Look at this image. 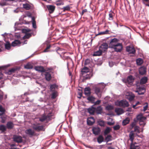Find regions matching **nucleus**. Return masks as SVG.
<instances>
[{"label": "nucleus", "instance_id": "obj_1", "mask_svg": "<svg viewBox=\"0 0 149 149\" xmlns=\"http://www.w3.org/2000/svg\"><path fill=\"white\" fill-rule=\"evenodd\" d=\"M116 105L123 107H127L129 106V104L125 100H122L120 101L117 100L115 102Z\"/></svg>", "mask_w": 149, "mask_h": 149}, {"label": "nucleus", "instance_id": "obj_2", "mask_svg": "<svg viewBox=\"0 0 149 149\" xmlns=\"http://www.w3.org/2000/svg\"><path fill=\"white\" fill-rule=\"evenodd\" d=\"M32 128L37 131H40L43 130V126H39L38 124H33L32 125Z\"/></svg>", "mask_w": 149, "mask_h": 149}, {"label": "nucleus", "instance_id": "obj_3", "mask_svg": "<svg viewBox=\"0 0 149 149\" xmlns=\"http://www.w3.org/2000/svg\"><path fill=\"white\" fill-rule=\"evenodd\" d=\"M118 40L116 38L113 39L110 43L109 47L113 48L115 46L118 45L120 43L118 42Z\"/></svg>", "mask_w": 149, "mask_h": 149}, {"label": "nucleus", "instance_id": "obj_4", "mask_svg": "<svg viewBox=\"0 0 149 149\" xmlns=\"http://www.w3.org/2000/svg\"><path fill=\"white\" fill-rule=\"evenodd\" d=\"M134 81L133 77L132 76H130L128 77L127 79H123V81L127 84H132Z\"/></svg>", "mask_w": 149, "mask_h": 149}, {"label": "nucleus", "instance_id": "obj_5", "mask_svg": "<svg viewBox=\"0 0 149 149\" xmlns=\"http://www.w3.org/2000/svg\"><path fill=\"white\" fill-rule=\"evenodd\" d=\"M108 48V45L106 43H103L100 47L99 49L100 51L103 52L106 51Z\"/></svg>", "mask_w": 149, "mask_h": 149}, {"label": "nucleus", "instance_id": "obj_6", "mask_svg": "<svg viewBox=\"0 0 149 149\" xmlns=\"http://www.w3.org/2000/svg\"><path fill=\"white\" fill-rule=\"evenodd\" d=\"M139 73L141 75H144L146 72V68L144 66L141 67L139 69Z\"/></svg>", "mask_w": 149, "mask_h": 149}, {"label": "nucleus", "instance_id": "obj_7", "mask_svg": "<svg viewBox=\"0 0 149 149\" xmlns=\"http://www.w3.org/2000/svg\"><path fill=\"white\" fill-rule=\"evenodd\" d=\"M31 31V30L29 29H23L22 30V32L23 33L25 34V35L23 37H30L32 36V33H29Z\"/></svg>", "mask_w": 149, "mask_h": 149}, {"label": "nucleus", "instance_id": "obj_8", "mask_svg": "<svg viewBox=\"0 0 149 149\" xmlns=\"http://www.w3.org/2000/svg\"><path fill=\"white\" fill-rule=\"evenodd\" d=\"M134 96L131 93L127 92L125 94L126 98L128 99L129 101H132L134 98Z\"/></svg>", "mask_w": 149, "mask_h": 149}, {"label": "nucleus", "instance_id": "obj_9", "mask_svg": "<svg viewBox=\"0 0 149 149\" xmlns=\"http://www.w3.org/2000/svg\"><path fill=\"white\" fill-rule=\"evenodd\" d=\"M126 50L127 52L131 54H134L136 51L133 46H127L126 47Z\"/></svg>", "mask_w": 149, "mask_h": 149}, {"label": "nucleus", "instance_id": "obj_10", "mask_svg": "<svg viewBox=\"0 0 149 149\" xmlns=\"http://www.w3.org/2000/svg\"><path fill=\"white\" fill-rule=\"evenodd\" d=\"M113 48L117 52H120L122 49L123 46L122 44L120 43L116 46H115Z\"/></svg>", "mask_w": 149, "mask_h": 149}, {"label": "nucleus", "instance_id": "obj_11", "mask_svg": "<svg viewBox=\"0 0 149 149\" xmlns=\"http://www.w3.org/2000/svg\"><path fill=\"white\" fill-rule=\"evenodd\" d=\"M13 139L14 141L17 143H21L22 141V137L21 136L14 135Z\"/></svg>", "mask_w": 149, "mask_h": 149}, {"label": "nucleus", "instance_id": "obj_12", "mask_svg": "<svg viewBox=\"0 0 149 149\" xmlns=\"http://www.w3.org/2000/svg\"><path fill=\"white\" fill-rule=\"evenodd\" d=\"M92 131L94 134L97 135L100 133L101 130L99 127H94L93 128Z\"/></svg>", "mask_w": 149, "mask_h": 149}, {"label": "nucleus", "instance_id": "obj_13", "mask_svg": "<svg viewBox=\"0 0 149 149\" xmlns=\"http://www.w3.org/2000/svg\"><path fill=\"white\" fill-rule=\"evenodd\" d=\"M93 76L92 72H90L86 74L85 75H83L84 79H89Z\"/></svg>", "mask_w": 149, "mask_h": 149}, {"label": "nucleus", "instance_id": "obj_14", "mask_svg": "<svg viewBox=\"0 0 149 149\" xmlns=\"http://www.w3.org/2000/svg\"><path fill=\"white\" fill-rule=\"evenodd\" d=\"M95 91L99 97L100 98L101 97L102 91L100 88L98 87L95 88Z\"/></svg>", "mask_w": 149, "mask_h": 149}, {"label": "nucleus", "instance_id": "obj_15", "mask_svg": "<svg viewBox=\"0 0 149 149\" xmlns=\"http://www.w3.org/2000/svg\"><path fill=\"white\" fill-rule=\"evenodd\" d=\"M47 8L49 12L50 13H52L54 11L55 7L54 6L49 5L47 6Z\"/></svg>", "mask_w": 149, "mask_h": 149}, {"label": "nucleus", "instance_id": "obj_16", "mask_svg": "<svg viewBox=\"0 0 149 149\" xmlns=\"http://www.w3.org/2000/svg\"><path fill=\"white\" fill-rule=\"evenodd\" d=\"M90 72L89 69L88 68L86 67H84L81 69V73L83 75H84Z\"/></svg>", "mask_w": 149, "mask_h": 149}, {"label": "nucleus", "instance_id": "obj_17", "mask_svg": "<svg viewBox=\"0 0 149 149\" xmlns=\"http://www.w3.org/2000/svg\"><path fill=\"white\" fill-rule=\"evenodd\" d=\"M95 120L93 118L91 117L88 118L87 120V124L89 125H92L95 122Z\"/></svg>", "mask_w": 149, "mask_h": 149}, {"label": "nucleus", "instance_id": "obj_18", "mask_svg": "<svg viewBox=\"0 0 149 149\" xmlns=\"http://www.w3.org/2000/svg\"><path fill=\"white\" fill-rule=\"evenodd\" d=\"M84 93L85 95L88 96L91 94V89L89 87H86L84 89Z\"/></svg>", "mask_w": 149, "mask_h": 149}, {"label": "nucleus", "instance_id": "obj_19", "mask_svg": "<svg viewBox=\"0 0 149 149\" xmlns=\"http://www.w3.org/2000/svg\"><path fill=\"white\" fill-rule=\"evenodd\" d=\"M25 133L29 135L32 136L34 134V132L31 129H29L26 130Z\"/></svg>", "mask_w": 149, "mask_h": 149}, {"label": "nucleus", "instance_id": "obj_20", "mask_svg": "<svg viewBox=\"0 0 149 149\" xmlns=\"http://www.w3.org/2000/svg\"><path fill=\"white\" fill-rule=\"evenodd\" d=\"M34 69L36 70L39 72H44L45 70L43 67L41 66H36Z\"/></svg>", "mask_w": 149, "mask_h": 149}, {"label": "nucleus", "instance_id": "obj_21", "mask_svg": "<svg viewBox=\"0 0 149 149\" xmlns=\"http://www.w3.org/2000/svg\"><path fill=\"white\" fill-rule=\"evenodd\" d=\"M115 111L118 115H120L124 112L123 110L119 108H117L115 109Z\"/></svg>", "mask_w": 149, "mask_h": 149}, {"label": "nucleus", "instance_id": "obj_22", "mask_svg": "<svg viewBox=\"0 0 149 149\" xmlns=\"http://www.w3.org/2000/svg\"><path fill=\"white\" fill-rule=\"evenodd\" d=\"M136 143H131L130 145V149H139V147L136 145Z\"/></svg>", "mask_w": 149, "mask_h": 149}, {"label": "nucleus", "instance_id": "obj_23", "mask_svg": "<svg viewBox=\"0 0 149 149\" xmlns=\"http://www.w3.org/2000/svg\"><path fill=\"white\" fill-rule=\"evenodd\" d=\"M97 141L99 143H101L104 141V138L102 135H99L97 138Z\"/></svg>", "mask_w": 149, "mask_h": 149}, {"label": "nucleus", "instance_id": "obj_24", "mask_svg": "<svg viewBox=\"0 0 149 149\" xmlns=\"http://www.w3.org/2000/svg\"><path fill=\"white\" fill-rule=\"evenodd\" d=\"M21 43V42L19 40H15L12 42V46L14 47L17 46H19Z\"/></svg>", "mask_w": 149, "mask_h": 149}, {"label": "nucleus", "instance_id": "obj_25", "mask_svg": "<svg viewBox=\"0 0 149 149\" xmlns=\"http://www.w3.org/2000/svg\"><path fill=\"white\" fill-rule=\"evenodd\" d=\"M97 114H101L102 112V108L101 106L97 107L95 110Z\"/></svg>", "mask_w": 149, "mask_h": 149}, {"label": "nucleus", "instance_id": "obj_26", "mask_svg": "<svg viewBox=\"0 0 149 149\" xmlns=\"http://www.w3.org/2000/svg\"><path fill=\"white\" fill-rule=\"evenodd\" d=\"M24 68L27 69H32L33 67L32 64L30 63H28L24 66Z\"/></svg>", "mask_w": 149, "mask_h": 149}, {"label": "nucleus", "instance_id": "obj_27", "mask_svg": "<svg viewBox=\"0 0 149 149\" xmlns=\"http://www.w3.org/2000/svg\"><path fill=\"white\" fill-rule=\"evenodd\" d=\"M112 140V136L111 135H108L105 138V140L107 143L108 142Z\"/></svg>", "mask_w": 149, "mask_h": 149}, {"label": "nucleus", "instance_id": "obj_28", "mask_svg": "<svg viewBox=\"0 0 149 149\" xmlns=\"http://www.w3.org/2000/svg\"><path fill=\"white\" fill-rule=\"evenodd\" d=\"M32 21L33 27L35 29L36 28V22L35 21V18L34 17H32Z\"/></svg>", "mask_w": 149, "mask_h": 149}, {"label": "nucleus", "instance_id": "obj_29", "mask_svg": "<svg viewBox=\"0 0 149 149\" xmlns=\"http://www.w3.org/2000/svg\"><path fill=\"white\" fill-rule=\"evenodd\" d=\"M136 62L138 65H140L143 63V61L142 58H139L136 59Z\"/></svg>", "mask_w": 149, "mask_h": 149}, {"label": "nucleus", "instance_id": "obj_30", "mask_svg": "<svg viewBox=\"0 0 149 149\" xmlns=\"http://www.w3.org/2000/svg\"><path fill=\"white\" fill-rule=\"evenodd\" d=\"M49 118V116H43L41 117L40 118L39 120L41 122H43L47 119L48 118Z\"/></svg>", "mask_w": 149, "mask_h": 149}, {"label": "nucleus", "instance_id": "obj_31", "mask_svg": "<svg viewBox=\"0 0 149 149\" xmlns=\"http://www.w3.org/2000/svg\"><path fill=\"white\" fill-rule=\"evenodd\" d=\"M134 131L138 133H139L140 132H142L143 130V128L140 130L139 127L137 126H135L134 128Z\"/></svg>", "mask_w": 149, "mask_h": 149}, {"label": "nucleus", "instance_id": "obj_32", "mask_svg": "<svg viewBox=\"0 0 149 149\" xmlns=\"http://www.w3.org/2000/svg\"><path fill=\"white\" fill-rule=\"evenodd\" d=\"M115 14L112 11H111L109 14V19L112 20L113 19V16H114Z\"/></svg>", "mask_w": 149, "mask_h": 149}, {"label": "nucleus", "instance_id": "obj_33", "mask_svg": "<svg viewBox=\"0 0 149 149\" xmlns=\"http://www.w3.org/2000/svg\"><path fill=\"white\" fill-rule=\"evenodd\" d=\"M148 80V78L147 77H143L141 79L140 83L142 84H144L146 83Z\"/></svg>", "mask_w": 149, "mask_h": 149}, {"label": "nucleus", "instance_id": "obj_34", "mask_svg": "<svg viewBox=\"0 0 149 149\" xmlns=\"http://www.w3.org/2000/svg\"><path fill=\"white\" fill-rule=\"evenodd\" d=\"M111 130V129L109 127H107L104 132V135H106L109 133Z\"/></svg>", "mask_w": 149, "mask_h": 149}, {"label": "nucleus", "instance_id": "obj_35", "mask_svg": "<svg viewBox=\"0 0 149 149\" xmlns=\"http://www.w3.org/2000/svg\"><path fill=\"white\" fill-rule=\"evenodd\" d=\"M13 123L9 122L7 124V127L8 129H12L13 127Z\"/></svg>", "mask_w": 149, "mask_h": 149}, {"label": "nucleus", "instance_id": "obj_36", "mask_svg": "<svg viewBox=\"0 0 149 149\" xmlns=\"http://www.w3.org/2000/svg\"><path fill=\"white\" fill-rule=\"evenodd\" d=\"M102 53H103V52L101 50L100 51V49H99V50L95 52L93 55L94 56H100L101 55Z\"/></svg>", "mask_w": 149, "mask_h": 149}, {"label": "nucleus", "instance_id": "obj_37", "mask_svg": "<svg viewBox=\"0 0 149 149\" xmlns=\"http://www.w3.org/2000/svg\"><path fill=\"white\" fill-rule=\"evenodd\" d=\"M129 137L131 143H133L134 139V134L133 132H131L130 133Z\"/></svg>", "mask_w": 149, "mask_h": 149}, {"label": "nucleus", "instance_id": "obj_38", "mask_svg": "<svg viewBox=\"0 0 149 149\" xmlns=\"http://www.w3.org/2000/svg\"><path fill=\"white\" fill-rule=\"evenodd\" d=\"M137 119L138 120L140 121L143 120H145L146 119V117L142 116L141 115H139L137 116Z\"/></svg>", "mask_w": 149, "mask_h": 149}, {"label": "nucleus", "instance_id": "obj_39", "mask_svg": "<svg viewBox=\"0 0 149 149\" xmlns=\"http://www.w3.org/2000/svg\"><path fill=\"white\" fill-rule=\"evenodd\" d=\"M45 78L46 79L47 81L50 80L51 78V74L48 72L46 73L45 75Z\"/></svg>", "mask_w": 149, "mask_h": 149}, {"label": "nucleus", "instance_id": "obj_40", "mask_svg": "<svg viewBox=\"0 0 149 149\" xmlns=\"http://www.w3.org/2000/svg\"><path fill=\"white\" fill-rule=\"evenodd\" d=\"M130 121V119L129 118H127L125 120H124L122 123L123 125H125L128 124Z\"/></svg>", "mask_w": 149, "mask_h": 149}, {"label": "nucleus", "instance_id": "obj_41", "mask_svg": "<svg viewBox=\"0 0 149 149\" xmlns=\"http://www.w3.org/2000/svg\"><path fill=\"white\" fill-rule=\"evenodd\" d=\"M5 47L6 49L9 50L11 47V45L10 43L8 42H6L5 45Z\"/></svg>", "mask_w": 149, "mask_h": 149}, {"label": "nucleus", "instance_id": "obj_42", "mask_svg": "<svg viewBox=\"0 0 149 149\" xmlns=\"http://www.w3.org/2000/svg\"><path fill=\"white\" fill-rule=\"evenodd\" d=\"M98 124L101 126L104 127V126L105 122L102 120H99L98 121Z\"/></svg>", "mask_w": 149, "mask_h": 149}, {"label": "nucleus", "instance_id": "obj_43", "mask_svg": "<svg viewBox=\"0 0 149 149\" xmlns=\"http://www.w3.org/2000/svg\"><path fill=\"white\" fill-rule=\"evenodd\" d=\"M109 30H106L105 31L99 33L96 36H97V35L107 34L109 33Z\"/></svg>", "mask_w": 149, "mask_h": 149}, {"label": "nucleus", "instance_id": "obj_44", "mask_svg": "<svg viewBox=\"0 0 149 149\" xmlns=\"http://www.w3.org/2000/svg\"><path fill=\"white\" fill-rule=\"evenodd\" d=\"M5 110L2 107L0 106V116H1L4 114Z\"/></svg>", "mask_w": 149, "mask_h": 149}, {"label": "nucleus", "instance_id": "obj_45", "mask_svg": "<svg viewBox=\"0 0 149 149\" xmlns=\"http://www.w3.org/2000/svg\"><path fill=\"white\" fill-rule=\"evenodd\" d=\"M95 110L93 108H89L88 109V111L91 114H93L94 113Z\"/></svg>", "mask_w": 149, "mask_h": 149}, {"label": "nucleus", "instance_id": "obj_46", "mask_svg": "<svg viewBox=\"0 0 149 149\" xmlns=\"http://www.w3.org/2000/svg\"><path fill=\"white\" fill-rule=\"evenodd\" d=\"M6 130V127L3 125H0V130L2 132H4Z\"/></svg>", "mask_w": 149, "mask_h": 149}, {"label": "nucleus", "instance_id": "obj_47", "mask_svg": "<svg viewBox=\"0 0 149 149\" xmlns=\"http://www.w3.org/2000/svg\"><path fill=\"white\" fill-rule=\"evenodd\" d=\"M23 6V7L26 10H28L30 8V6L28 4H24Z\"/></svg>", "mask_w": 149, "mask_h": 149}, {"label": "nucleus", "instance_id": "obj_48", "mask_svg": "<svg viewBox=\"0 0 149 149\" xmlns=\"http://www.w3.org/2000/svg\"><path fill=\"white\" fill-rule=\"evenodd\" d=\"M7 116H4L1 117V118L2 119L1 122L3 123H5L6 120V119Z\"/></svg>", "mask_w": 149, "mask_h": 149}, {"label": "nucleus", "instance_id": "obj_49", "mask_svg": "<svg viewBox=\"0 0 149 149\" xmlns=\"http://www.w3.org/2000/svg\"><path fill=\"white\" fill-rule=\"evenodd\" d=\"M106 109L107 110L110 111L113 109V107L111 105H108L106 107Z\"/></svg>", "mask_w": 149, "mask_h": 149}, {"label": "nucleus", "instance_id": "obj_50", "mask_svg": "<svg viewBox=\"0 0 149 149\" xmlns=\"http://www.w3.org/2000/svg\"><path fill=\"white\" fill-rule=\"evenodd\" d=\"M11 34L9 33H5L3 34H2L1 35V36L4 37H7L8 36L10 37H11Z\"/></svg>", "mask_w": 149, "mask_h": 149}, {"label": "nucleus", "instance_id": "obj_51", "mask_svg": "<svg viewBox=\"0 0 149 149\" xmlns=\"http://www.w3.org/2000/svg\"><path fill=\"white\" fill-rule=\"evenodd\" d=\"M63 9L64 11H65L66 10L69 11L70 10V7L68 5L65 7H64Z\"/></svg>", "mask_w": 149, "mask_h": 149}, {"label": "nucleus", "instance_id": "obj_52", "mask_svg": "<svg viewBox=\"0 0 149 149\" xmlns=\"http://www.w3.org/2000/svg\"><path fill=\"white\" fill-rule=\"evenodd\" d=\"M16 70V69L15 68H12L9 70L8 73L9 74H10L15 72Z\"/></svg>", "mask_w": 149, "mask_h": 149}, {"label": "nucleus", "instance_id": "obj_53", "mask_svg": "<svg viewBox=\"0 0 149 149\" xmlns=\"http://www.w3.org/2000/svg\"><path fill=\"white\" fill-rule=\"evenodd\" d=\"M145 120H140L139 121V124L141 125L144 126L145 124L146 123L144 122Z\"/></svg>", "mask_w": 149, "mask_h": 149}, {"label": "nucleus", "instance_id": "obj_54", "mask_svg": "<svg viewBox=\"0 0 149 149\" xmlns=\"http://www.w3.org/2000/svg\"><path fill=\"white\" fill-rule=\"evenodd\" d=\"M87 100L90 101H93L95 100V98L93 96H89L87 98Z\"/></svg>", "mask_w": 149, "mask_h": 149}, {"label": "nucleus", "instance_id": "obj_55", "mask_svg": "<svg viewBox=\"0 0 149 149\" xmlns=\"http://www.w3.org/2000/svg\"><path fill=\"white\" fill-rule=\"evenodd\" d=\"M57 95V93L56 92H54L53 93L52 95V98L54 99L56 97Z\"/></svg>", "mask_w": 149, "mask_h": 149}, {"label": "nucleus", "instance_id": "obj_56", "mask_svg": "<svg viewBox=\"0 0 149 149\" xmlns=\"http://www.w3.org/2000/svg\"><path fill=\"white\" fill-rule=\"evenodd\" d=\"M56 87V85L55 84L51 85L50 87V89L52 91Z\"/></svg>", "mask_w": 149, "mask_h": 149}, {"label": "nucleus", "instance_id": "obj_57", "mask_svg": "<svg viewBox=\"0 0 149 149\" xmlns=\"http://www.w3.org/2000/svg\"><path fill=\"white\" fill-rule=\"evenodd\" d=\"M113 128L114 130H117L120 129V126L119 125H116L114 126Z\"/></svg>", "mask_w": 149, "mask_h": 149}, {"label": "nucleus", "instance_id": "obj_58", "mask_svg": "<svg viewBox=\"0 0 149 149\" xmlns=\"http://www.w3.org/2000/svg\"><path fill=\"white\" fill-rule=\"evenodd\" d=\"M145 106L143 107V111H146L147 110V108H148V104H147V103H146L145 104Z\"/></svg>", "mask_w": 149, "mask_h": 149}, {"label": "nucleus", "instance_id": "obj_59", "mask_svg": "<svg viewBox=\"0 0 149 149\" xmlns=\"http://www.w3.org/2000/svg\"><path fill=\"white\" fill-rule=\"evenodd\" d=\"M141 104V103H140L139 102H137L136 103V104H135V105H133V106L132 107H133V108H134V109H136V107H136V106H137V105H139V104Z\"/></svg>", "mask_w": 149, "mask_h": 149}, {"label": "nucleus", "instance_id": "obj_60", "mask_svg": "<svg viewBox=\"0 0 149 149\" xmlns=\"http://www.w3.org/2000/svg\"><path fill=\"white\" fill-rule=\"evenodd\" d=\"M51 47L50 45H48V46L44 50L43 52H48L47 50L49 49Z\"/></svg>", "mask_w": 149, "mask_h": 149}, {"label": "nucleus", "instance_id": "obj_61", "mask_svg": "<svg viewBox=\"0 0 149 149\" xmlns=\"http://www.w3.org/2000/svg\"><path fill=\"white\" fill-rule=\"evenodd\" d=\"M142 1L144 4H146V3H149V0H142Z\"/></svg>", "mask_w": 149, "mask_h": 149}, {"label": "nucleus", "instance_id": "obj_62", "mask_svg": "<svg viewBox=\"0 0 149 149\" xmlns=\"http://www.w3.org/2000/svg\"><path fill=\"white\" fill-rule=\"evenodd\" d=\"M64 4L62 2H57L56 4L57 6H60L61 5H63Z\"/></svg>", "mask_w": 149, "mask_h": 149}, {"label": "nucleus", "instance_id": "obj_63", "mask_svg": "<svg viewBox=\"0 0 149 149\" xmlns=\"http://www.w3.org/2000/svg\"><path fill=\"white\" fill-rule=\"evenodd\" d=\"M87 12V9H85L83 10L81 12L82 15H83L84 13H86Z\"/></svg>", "mask_w": 149, "mask_h": 149}, {"label": "nucleus", "instance_id": "obj_64", "mask_svg": "<svg viewBox=\"0 0 149 149\" xmlns=\"http://www.w3.org/2000/svg\"><path fill=\"white\" fill-rule=\"evenodd\" d=\"M101 102V101L100 100H98L97 101L95 102V104H100Z\"/></svg>", "mask_w": 149, "mask_h": 149}]
</instances>
